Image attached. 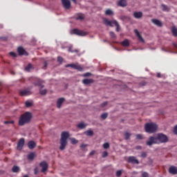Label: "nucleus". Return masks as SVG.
I'll return each mask as SVG.
<instances>
[{"label":"nucleus","instance_id":"f257e3e1","mask_svg":"<svg viewBox=\"0 0 177 177\" xmlns=\"http://www.w3.org/2000/svg\"><path fill=\"white\" fill-rule=\"evenodd\" d=\"M168 137L164 133H158L156 136H150L149 140L147 141V146H153V145H160V143H167Z\"/></svg>","mask_w":177,"mask_h":177},{"label":"nucleus","instance_id":"f03ea898","mask_svg":"<svg viewBox=\"0 0 177 177\" xmlns=\"http://www.w3.org/2000/svg\"><path fill=\"white\" fill-rule=\"evenodd\" d=\"M32 118V114L30 112H26L21 115L19 119L18 125L24 127L26 124H28Z\"/></svg>","mask_w":177,"mask_h":177},{"label":"nucleus","instance_id":"7ed1b4c3","mask_svg":"<svg viewBox=\"0 0 177 177\" xmlns=\"http://www.w3.org/2000/svg\"><path fill=\"white\" fill-rule=\"evenodd\" d=\"M70 134L67 131H63L61 134L59 149L64 150L67 146V139H68Z\"/></svg>","mask_w":177,"mask_h":177},{"label":"nucleus","instance_id":"20e7f679","mask_svg":"<svg viewBox=\"0 0 177 177\" xmlns=\"http://www.w3.org/2000/svg\"><path fill=\"white\" fill-rule=\"evenodd\" d=\"M158 128V126L153 122L147 123L145 125V130L147 133H154V132H157Z\"/></svg>","mask_w":177,"mask_h":177},{"label":"nucleus","instance_id":"39448f33","mask_svg":"<svg viewBox=\"0 0 177 177\" xmlns=\"http://www.w3.org/2000/svg\"><path fill=\"white\" fill-rule=\"evenodd\" d=\"M73 33L75 35H79L80 37H85L86 35H88V32L78 29H73Z\"/></svg>","mask_w":177,"mask_h":177},{"label":"nucleus","instance_id":"423d86ee","mask_svg":"<svg viewBox=\"0 0 177 177\" xmlns=\"http://www.w3.org/2000/svg\"><path fill=\"white\" fill-rule=\"evenodd\" d=\"M66 67H71L72 68H74L75 70H77V71H84V68L81 66L79 64H69L66 66Z\"/></svg>","mask_w":177,"mask_h":177},{"label":"nucleus","instance_id":"0eeeda50","mask_svg":"<svg viewBox=\"0 0 177 177\" xmlns=\"http://www.w3.org/2000/svg\"><path fill=\"white\" fill-rule=\"evenodd\" d=\"M127 162L129 164H139V160L135 156H129L127 158Z\"/></svg>","mask_w":177,"mask_h":177},{"label":"nucleus","instance_id":"6e6552de","mask_svg":"<svg viewBox=\"0 0 177 177\" xmlns=\"http://www.w3.org/2000/svg\"><path fill=\"white\" fill-rule=\"evenodd\" d=\"M24 143H26L24 138L19 139L17 143V149L23 150V147H24Z\"/></svg>","mask_w":177,"mask_h":177},{"label":"nucleus","instance_id":"1a4fd4ad","mask_svg":"<svg viewBox=\"0 0 177 177\" xmlns=\"http://www.w3.org/2000/svg\"><path fill=\"white\" fill-rule=\"evenodd\" d=\"M62 2L65 9L68 10L71 8V3L70 2V0H62Z\"/></svg>","mask_w":177,"mask_h":177},{"label":"nucleus","instance_id":"9d476101","mask_svg":"<svg viewBox=\"0 0 177 177\" xmlns=\"http://www.w3.org/2000/svg\"><path fill=\"white\" fill-rule=\"evenodd\" d=\"M17 52L19 55V56H28V53H27V51H26V50H24V48L23 47H19L17 48Z\"/></svg>","mask_w":177,"mask_h":177},{"label":"nucleus","instance_id":"9b49d317","mask_svg":"<svg viewBox=\"0 0 177 177\" xmlns=\"http://www.w3.org/2000/svg\"><path fill=\"white\" fill-rule=\"evenodd\" d=\"M39 165L42 168L41 172H46V171H48V163H46V161H43L40 162Z\"/></svg>","mask_w":177,"mask_h":177},{"label":"nucleus","instance_id":"f8f14e48","mask_svg":"<svg viewBox=\"0 0 177 177\" xmlns=\"http://www.w3.org/2000/svg\"><path fill=\"white\" fill-rule=\"evenodd\" d=\"M20 96H28L31 95V91L28 89L21 90L19 91Z\"/></svg>","mask_w":177,"mask_h":177},{"label":"nucleus","instance_id":"ddd939ff","mask_svg":"<svg viewBox=\"0 0 177 177\" xmlns=\"http://www.w3.org/2000/svg\"><path fill=\"white\" fill-rule=\"evenodd\" d=\"M93 82H95V80L93 79H84L82 80V84H84V85H86L87 86L91 84H93Z\"/></svg>","mask_w":177,"mask_h":177},{"label":"nucleus","instance_id":"4468645a","mask_svg":"<svg viewBox=\"0 0 177 177\" xmlns=\"http://www.w3.org/2000/svg\"><path fill=\"white\" fill-rule=\"evenodd\" d=\"M169 172L171 175H177V167L175 166H171L169 168Z\"/></svg>","mask_w":177,"mask_h":177},{"label":"nucleus","instance_id":"2eb2a0df","mask_svg":"<svg viewBox=\"0 0 177 177\" xmlns=\"http://www.w3.org/2000/svg\"><path fill=\"white\" fill-rule=\"evenodd\" d=\"M151 22L155 24V26H157V27H162V22L158 19H152Z\"/></svg>","mask_w":177,"mask_h":177},{"label":"nucleus","instance_id":"dca6fc26","mask_svg":"<svg viewBox=\"0 0 177 177\" xmlns=\"http://www.w3.org/2000/svg\"><path fill=\"white\" fill-rule=\"evenodd\" d=\"M134 32H135L136 37H138L139 41H140V42H145V39H143L142 35H140V33H139V30H138V29H135Z\"/></svg>","mask_w":177,"mask_h":177},{"label":"nucleus","instance_id":"f3484780","mask_svg":"<svg viewBox=\"0 0 177 177\" xmlns=\"http://www.w3.org/2000/svg\"><path fill=\"white\" fill-rule=\"evenodd\" d=\"M44 81H42L41 79H36L35 82H34V85L35 86H41V88H44V85H42V83Z\"/></svg>","mask_w":177,"mask_h":177},{"label":"nucleus","instance_id":"a211bd4d","mask_svg":"<svg viewBox=\"0 0 177 177\" xmlns=\"http://www.w3.org/2000/svg\"><path fill=\"white\" fill-rule=\"evenodd\" d=\"M127 5V0H119L118 1V6H121L122 8H125Z\"/></svg>","mask_w":177,"mask_h":177},{"label":"nucleus","instance_id":"6ab92c4d","mask_svg":"<svg viewBox=\"0 0 177 177\" xmlns=\"http://www.w3.org/2000/svg\"><path fill=\"white\" fill-rule=\"evenodd\" d=\"M37 146V143L31 140L28 142V147L30 149L32 150Z\"/></svg>","mask_w":177,"mask_h":177},{"label":"nucleus","instance_id":"aec40b11","mask_svg":"<svg viewBox=\"0 0 177 177\" xmlns=\"http://www.w3.org/2000/svg\"><path fill=\"white\" fill-rule=\"evenodd\" d=\"M133 16L135 19H142L143 17V12H133Z\"/></svg>","mask_w":177,"mask_h":177},{"label":"nucleus","instance_id":"412c9836","mask_svg":"<svg viewBox=\"0 0 177 177\" xmlns=\"http://www.w3.org/2000/svg\"><path fill=\"white\" fill-rule=\"evenodd\" d=\"M64 98L63 97H61L59 99L57 100V107L58 109H60V107H62V104H63V103L64 102Z\"/></svg>","mask_w":177,"mask_h":177},{"label":"nucleus","instance_id":"4be33fe9","mask_svg":"<svg viewBox=\"0 0 177 177\" xmlns=\"http://www.w3.org/2000/svg\"><path fill=\"white\" fill-rule=\"evenodd\" d=\"M104 24L105 26H109V27H113V21H110L107 19H104Z\"/></svg>","mask_w":177,"mask_h":177},{"label":"nucleus","instance_id":"5701e85b","mask_svg":"<svg viewBox=\"0 0 177 177\" xmlns=\"http://www.w3.org/2000/svg\"><path fill=\"white\" fill-rule=\"evenodd\" d=\"M31 70H34V66L31 64H28L26 67H25V71H27L28 73H30Z\"/></svg>","mask_w":177,"mask_h":177},{"label":"nucleus","instance_id":"b1692460","mask_svg":"<svg viewBox=\"0 0 177 177\" xmlns=\"http://www.w3.org/2000/svg\"><path fill=\"white\" fill-rule=\"evenodd\" d=\"M85 19V16L82 13H79L75 17L76 20H84Z\"/></svg>","mask_w":177,"mask_h":177},{"label":"nucleus","instance_id":"393cba45","mask_svg":"<svg viewBox=\"0 0 177 177\" xmlns=\"http://www.w3.org/2000/svg\"><path fill=\"white\" fill-rule=\"evenodd\" d=\"M113 24L115 26L117 32H120V24H118V21L113 20Z\"/></svg>","mask_w":177,"mask_h":177},{"label":"nucleus","instance_id":"a878e982","mask_svg":"<svg viewBox=\"0 0 177 177\" xmlns=\"http://www.w3.org/2000/svg\"><path fill=\"white\" fill-rule=\"evenodd\" d=\"M161 9L163 12H169V8H168V6L165 4L161 5Z\"/></svg>","mask_w":177,"mask_h":177},{"label":"nucleus","instance_id":"bb28decb","mask_svg":"<svg viewBox=\"0 0 177 177\" xmlns=\"http://www.w3.org/2000/svg\"><path fill=\"white\" fill-rule=\"evenodd\" d=\"M12 172H14L15 174H17V172H19L20 171V167L19 166H14L12 168Z\"/></svg>","mask_w":177,"mask_h":177},{"label":"nucleus","instance_id":"cd10ccee","mask_svg":"<svg viewBox=\"0 0 177 177\" xmlns=\"http://www.w3.org/2000/svg\"><path fill=\"white\" fill-rule=\"evenodd\" d=\"M105 15L106 16H113V15H114V12L111 9H107L105 11Z\"/></svg>","mask_w":177,"mask_h":177},{"label":"nucleus","instance_id":"c85d7f7f","mask_svg":"<svg viewBox=\"0 0 177 177\" xmlns=\"http://www.w3.org/2000/svg\"><path fill=\"white\" fill-rule=\"evenodd\" d=\"M171 32L174 37H177V28L176 26L171 27Z\"/></svg>","mask_w":177,"mask_h":177},{"label":"nucleus","instance_id":"c756f323","mask_svg":"<svg viewBox=\"0 0 177 177\" xmlns=\"http://www.w3.org/2000/svg\"><path fill=\"white\" fill-rule=\"evenodd\" d=\"M80 129H84V128H86V124H85L84 122H81L77 124V126Z\"/></svg>","mask_w":177,"mask_h":177},{"label":"nucleus","instance_id":"7c9ffc66","mask_svg":"<svg viewBox=\"0 0 177 177\" xmlns=\"http://www.w3.org/2000/svg\"><path fill=\"white\" fill-rule=\"evenodd\" d=\"M68 52H71V53H78V52H80V50H78V49H73V46H70L68 48Z\"/></svg>","mask_w":177,"mask_h":177},{"label":"nucleus","instance_id":"2f4dec72","mask_svg":"<svg viewBox=\"0 0 177 177\" xmlns=\"http://www.w3.org/2000/svg\"><path fill=\"white\" fill-rule=\"evenodd\" d=\"M84 134L86 135V136H93V131L87 130L84 132Z\"/></svg>","mask_w":177,"mask_h":177},{"label":"nucleus","instance_id":"473e14b6","mask_svg":"<svg viewBox=\"0 0 177 177\" xmlns=\"http://www.w3.org/2000/svg\"><path fill=\"white\" fill-rule=\"evenodd\" d=\"M121 45H122V46H129V41L128 39H125L121 42Z\"/></svg>","mask_w":177,"mask_h":177},{"label":"nucleus","instance_id":"72a5a7b5","mask_svg":"<svg viewBox=\"0 0 177 177\" xmlns=\"http://www.w3.org/2000/svg\"><path fill=\"white\" fill-rule=\"evenodd\" d=\"M35 158V153H30L28 155V159L32 160Z\"/></svg>","mask_w":177,"mask_h":177},{"label":"nucleus","instance_id":"f704fd0d","mask_svg":"<svg viewBox=\"0 0 177 177\" xmlns=\"http://www.w3.org/2000/svg\"><path fill=\"white\" fill-rule=\"evenodd\" d=\"M131 133H129V132H128V131H126L125 133H124V139L126 140H128V139H129V138H131Z\"/></svg>","mask_w":177,"mask_h":177},{"label":"nucleus","instance_id":"c9c22d12","mask_svg":"<svg viewBox=\"0 0 177 177\" xmlns=\"http://www.w3.org/2000/svg\"><path fill=\"white\" fill-rule=\"evenodd\" d=\"M47 93H48V90H46V89L42 90V88L41 87V88L39 90L40 95H46Z\"/></svg>","mask_w":177,"mask_h":177},{"label":"nucleus","instance_id":"e433bc0d","mask_svg":"<svg viewBox=\"0 0 177 177\" xmlns=\"http://www.w3.org/2000/svg\"><path fill=\"white\" fill-rule=\"evenodd\" d=\"M26 107H31L32 106V102H30V101H26L25 102Z\"/></svg>","mask_w":177,"mask_h":177},{"label":"nucleus","instance_id":"4c0bfd02","mask_svg":"<svg viewBox=\"0 0 177 177\" xmlns=\"http://www.w3.org/2000/svg\"><path fill=\"white\" fill-rule=\"evenodd\" d=\"M71 142L72 145H77V143H78V140H77L75 138H72L71 140Z\"/></svg>","mask_w":177,"mask_h":177},{"label":"nucleus","instance_id":"58836bf2","mask_svg":"<svg viewBox=\"0 0 177 177\" xmlns=\"http://www.w3.org/2000/svg\"><path fill=\"white\" fill-rule=\"evenodd\" d=\"M121 175H122V170H118L116 171V176L120 177V176H121Z\"/></svg>","mask_w":177,"mask_h":177},{"label":"nucleus","instance_id":"ea45409f","mask_svg":"<svg viewBox=\"0 0 177 177\" xmlns=\"http://www.w3.org/2000/svg\"><path fill=\"white\" fill-rule=\"evenodd\" d=\"M108 114L107 113H103V114H102L101 115V118L102 119V120H106V118H107V117H108Z\"/></svg>","mask_w":177,"mask_h":177},{"label":"nucleus","instance_id":"a19ab883","mask_svg":"<svg viewBox=\"0 0 177 177\" xmlns=\"http://www.w3.org/2000/svg\"><path fill=\"white\" fill-rule=\"evenodd\" d=\"M103 147L104 149H109V147H110V144H109V142H105L103 144Z\"/></svg>","mask_w":177,"mask_h":177},{"label":"nucleus","instance_id":"79ce46f5","mask_svg":"<svg viewBox=\"0 0 177 177\" xmlns=\"http://www.w3.org/2000/svg\"><path fill=\"white\" fill-rule=\"evenodd\" d=\"M3 124H5L6 125H8V124H15V122H14V120L4 121Z\"/></svg>","mask_w":177,"mask_h":177},{"label":"nucleus","instance_id":"37998d69","mask_svg":"<svg viewBox=\"0 0 177 177\" xmlns=\"http://www.w3.org/2000/svg\"><path fill=\"white\" fill-rule=\"evenodd\" d=\"M109 35L111 38H116L115 33H114V32H110Z\"/></svg>","mask_w":177,"mask_h":177},{"label":"nucleus","instance_id":"c03bdc74","mask_svg":"<svg viewBox=\"0 0 177 177\" xmlns=\"http://www.w3.org/2000/svg\"><path fill=\"white\" fill-rule=\"evenodd\" d=\"M136 139L141 140L142 139H143V136L142 134H137Z\"/></svg>","mask_w":177,"mask_h":177},{"label":"nucleus","instance_id":"a18cd8bd","mask_svg":"<svg viewBox=\"0 0 177 177\" xmlns=\"http://www.w3.org/2000/svg\"><path fill=\"white\" fill-rule=\"evenodd\" d=\"M91 75H92V73L88 72V73H86L83 75V77H91Z\"/></svg>","mask_w":177,"mask_h":177},{"label":"nucleus","instance_id":"49530a36","mask_svg":"<svg viewBox=\"0 0 177 177\" xmlns=\"http://www.w3.org/2000/svg\"><path fill=\"white\" fill-rule=\"evenodd\" d=\"M107 156H109V153H107V151H104L102 153V157L103 158H106V157H107Z\"/></svg>","mask_w":177,"mask_h":177},{"label":"nucleus","instance_id":"de8ad7c7","mask_svg":"<svg viewBox=\"0 0 177 177\" xmlns=\"http://www.w3.org/2000/svg\"><path fill=\"white\" fill-rule=\"evenodd\" d=\"M141 157L142 158H146V157H147V153L146 152H142Z\"/></svg>","mask_w":177,"mask_h":177},{"label":"nucleus","instance_id":"09e8293b","mask_svg":"<svg viewBox=\"0 0 177 177\" xmlns=\"http://www.w3.org/2000/svg\"><path fill=\"white\" fill-rule=\"evenodd\" d=\"M47 67H48V62L45 61V62H44L43 68H44V70H46V68H47Z\"/></svg>","mask_w":177,"mask_h":177},{"label":"nucleus","instance_id":"8fccbe9b","mask_svg":"<svg viewBox=\"0 0 177 177\" xmlns=\"http://www.w3.org/2000/svg\"><path fill=\"white\" fill-rule=\"evenodd\" d=\"M10 56H12V57H16L17 56V55H16V53L10 52Z\"/></svg>","mask_w":177,"mask_h":177},{"label":"nucleus","instance_id":"3c124183","mask_svg":"<svg viewBox=\"0 0 177 177\" xmlns=\"http://www.w3.org/2000/svg\"><path fill=\"white\" fill-rule=\"evenodd\" d=\"M57 62H58L59 63H63V57H57Z\"/></svg>","mask_w":177,"mask_h":177},{"label":"nucleus","instance_id":"603ef678","mask_svg":"<svg viewBox=\"0 0 177 177\" xmlns=\"http://www.w3.org/2000/svg\"><path fill=\"white\" fill-rule=\"evenodd\" d=\"M141 177H149V173L143 172Z\"/></svg>","mask_w":177,"mask_h":177},{"label":"nucleus","instance_id":"864d4df0","mask_svg":"<svg viewBox=\"0 0 177 177\" xmlns=\"http://www.w3.org/2000/svg\"><path fill=\"white\" fill-rule=\"evenodd\" d=\"M107 102H104L102 104H101V107H106L107 106Z\"/></svg>","mask_w":177,"mask_h":177},{"label":"nucleus","instance_id":"5fc2aeb1","mask_svg":"<svg viewBox=\"0 0 177 177\" xmlns=\"http://www.w3.org/2000/svg\"><path fill=\"white\" fill-rule=\"evenodd\" d=\"M174 133H175V135H177V125L175 126V127L174 129Z\"/></svg>","mask_w":177,"mask_h":177},{"label":"nucleus","instance_id":"6e6d98bb","mask_svg":"<svg viewBox=\"0 0 177 177\" xmlns=\"http://www.w3.org/2000/svg\"><path fill=\"white\" fill-rule=\"evenodd\" d=\"M81 149H85V147H86V145L85 144H82V145H80Z\"/></svg>","mask_w":177,"mask_h":177},{"label":"nucleus","instance_id":"4d7b16f0","mask_svg":"<svg viewBox=\"0 0 177 177\" xmlns=\"http://www.w3.org/2000/svg\"><path fill=\"white\" fill-rule=\"evenodd\" d=\"M156 77H157L158 78H161V73H158L157 75H156Z\"/></svg>","mask_w":177,"mask_h":177},{"label":"nucleus","instance_id":"13d9d810","mask_svg":"<svg viewBox=\"0 0 177 177\" xmlns=\"http://www.w3.org/2000/svg\"><path fill=\"white\" fill-rule=\"evenodd\" d=\"M95 151H92L91 153H90V156H93L95 154Z\"/></svg>","mask_w":177,"mask_h":177},{"label":"nucleus","instance_id":"bf43d9fd","mask_svg":"<svg viewBox=\"0 0 177 177\" xmlns=\"http://www.w3.org/2000/svg\"><path fill=\"white\" fill-rule=\"evenodd\" d=\"M73 1V2H74V3H77V0H71Z\"/></svg>","mask_w":177,"mask_h":177},{"label":"nucleus","instance_id":"052dcab7","mask_svg":"<svg viewBox=\"0 0 177 177\" xmlns=\"http://www.w3.org/2000/svg\"><path fill=\"white\" fill-rule=\"evenodd\" d=\"M122 19L124 20V19H127V17L124 16V17H122Z\"/></svg>","mask_w":177,"mask_h":177}]
</instances>
